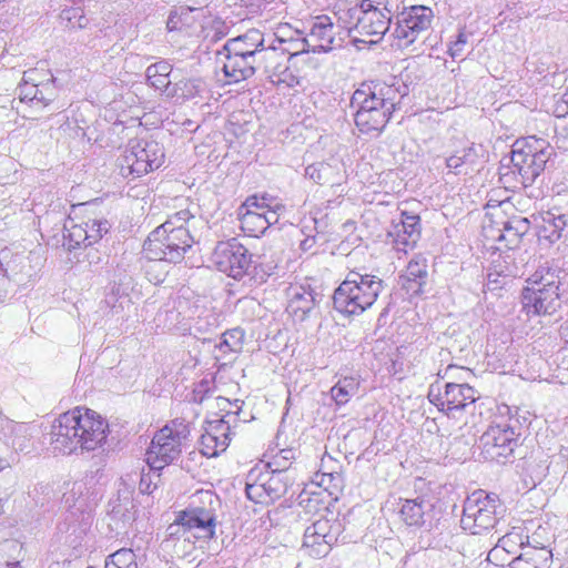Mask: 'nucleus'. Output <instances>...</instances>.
<instances>
[{"label":"nucleus","instance_id":"nucleus-1","mask_svg":"<svg viewBox=\"0 0 568 568\" xmlns=\"http://www.w3.org/2000/svg\"><path fill=\"white\" fill-rule=\"evenodd\" d=\"M407 94V85L395 79L392 83L379 80L361 83L351 99V106L356 109L357 129L364 134L379 135Z\"/></svg>","mask_w":568,"mask_h":568},{"label":"nucleus","instance_id":"nucleus-2","mask_svg":"<svg viewBox=\"0 0 568 568\" xmlns=\"http://www.w3.org/2000/svg\"><path fill=\"white\" fill-rule=\"evenodd\" d=\"M108 434L109 424L98 413L75 407L60 415L53 423L52 446L63 455L103 452Z\"/></svg>","mask_w":568,"mask_h":568},{"label":"nucleus","instance_id":"nucleus-3","mask_svg":"<svg viewBox=\"0 0 568 568\" xmlns=\"http://www.w3.org/2000/svg\"><path fill=\"white\" fill-rule=\"evenodd\" d=\"M555 154L550 143L534 135L517 140L513 146L510 164H501L499 180L507 189L530 186Z\"/></svg>","mask_w":568,"mask_h":568},{"label":"nucleus","instance_id":"nucleus-4","mask_svg":"<svg viewBox=\"0 0 568 568\" xmlns=\"http://www.w3.org/2000/svg\"><path fill=\"white\" fill-rule=\"evenodd\" d=\"M192 219L187 210H181L152 231L143 244L146 257L159 262H181L195 243L187 226Z\"/></svg>","mask_w":568,"mask_h":568},{"label":"nucleus","instance_id":"nucleus-5","mask_svg":"<svg viewBox=\"0 0 568 568\" xmlns=\"http://www.w3.org/2000/svg\"><path fill=\"white\" fill-rule=\"evenodd\" d=\"M383 290L379 277L351 271L334 292V307L344 315H361L373 306Z\"/></svg>","mask_w":568,"mask_h":568},{"label":"nucleus","instance_id":"nucleus-6","mask_svg":"<svg viewBox=\"0 0 568 568\" xmlns=\"http://www.w3.org/2000/svg\"><path fill=\"white\" fill-rule=\"evenodd\" d=\"M523 424L518 415L510 414L507 418L499 417L494 420L479 438L481 456L486 460L506 464L513 456L515 448L519 445Z\"/></svg>","mask_w":568,"mask_h":568},{"label":"nucleus","instance_id":"nucleus-7","mask_svg":"<svg viewBox=\"0 0 568 568\" xmlns=\"http://www.w3.org/2000/svg\"><path fill=\"white\" fill-rule=\"evenodd\" d=\"M504 514L505 507L496 494L477 490L464 503L460 525L471 535H481L491 529H495V532H501L499 525Z\"/></svg>","mask_w":568,"mask_h":568},{"label":"nucleus","instance_id":"nucleus-8","mask_svg":"<svg viewBox=\"0 0 568 568\" xmlns=\"http://www.w3.org/2000/svg\"><path fill=\"white\" fill-rule=\"evenodd\" d=\"M558 276L547 266H540L523 291V307L528 316L551 315L560 307Z\"/></svg>","mask_w":568,"mask_h":568},{"label":"nucleus","instance_id":"nucleus-9","mask_svg":"<svg viewBox=\"0 0 568 568\" xmlns=\"http://www.w3.org/2000/svg\"><path fill=\"white\" fill-rule=\"evenodd\" d=\"M189 435V426L179 420H173L156 432L146 452L150 469L161 470L178 459Z\"/></svg>","mask_w":568,"mask_h":568},{"label":"nucleus","instance_id":"nucleus-10","mask_svg":"<svg viewBox=\"0 0 568 568\" xmlns=\"http://www.w3.org/2000/svg\"><path fill=\"white\" fill-rule=\"evenodd\" d=\"M164 161L163 148L154 140H132L120 162L121 174L139 178L159 169Z\"/></svg>","mask_w":568,"mask_h":568},{"label":"nucleus","instance_id":"nucleus-11","mask_svg":"<svg viewBox=\"0 0 568 568\" xmlns=\"http://www.w3.org/2000/svg\"><path fill=\"white\" fill-rule=\"evenodd\" d=\"M169 539L166 544L173 546L176 556L182 557L194 549V541L191 539H211L215 534V525L190 514L182 511L175 521L168 528Z\"/></svg>","mask_w":568,"mask_h":568},{"label":"nucleus","instance_id":"nucleus-12","mask_svg":"<svg viewBox=\"0 0 568 568\" xmlns=\"http://www.w3.org/2000/svg\"><path fill=\"white\" fill-rule=\"evenodd\" d=\"M292 481L288 474L284 471L251 470L245 483V493L250 500L255 504L270 505L282 498Z\"/></svg>","mask_w":568,"mask_h":568},{"label":"nucleus","instance_id":"nucleus-13","mask_svg":"<svg viewBox=\"0 0 568 568\" xmlns=\"http://www.w3.org/2000/svg\"><path fill=\"white\" fill-rule=\"evenodd\" d=\"M212 262L220 272L241 280L251 267L252 255L237 239L232 237L216 244L212 253Z\"/></svg>","mask_w":568,"mask_h":568},{"label":"nucleus","instance_id":"nucleus-14","mask_svg":"<svg viewBox=\"0 0 568 568\" xmlns=\"http://www.w3.org/2000/svg\"><path fill=\"white\" fill-rule=\"evenodd\" d=\"M347 16L349 18L348 23H353L349 30L363 37L358 41L367 43L378 42L388 31L392 22V16L387 12L382 13L376 9L354 7L348 9Z\"/></svg>","mask_w":568,"mask_h":568},{"label":"nucleus","instance_id":"nucleus-15","mask_svg":"<svg viewBox=\"0 0 568 568\" xmlns=\"http://www.w3.org/2000/svg\"><path fill=\"white\" fill-rule=\"evenodd\" d=\"M339 534L341 524L337 520L320 518L305 529L302 549L313 558L325 557L337 541Z\"/></svg>","mask_w":568,"mask_h":568},{"label":"nucleus","instance_id":"nucleus-16","mask_svg":"<svg viewBox=\"0 0 568 568\" xmlns=\"http://www.w3.org/2000/svg\"><path fill=\"white\" fill-rule=\"evenodd\" d=\"M428 399L447 415L465 409L476 402V390L468 384L446 383L444 392L438 383L432 384Z\"/></svg>","mask_w":568,"mask_h":568},{"label":"nucleus","instance_id":"nucleus-17","mask_svg":"<svg viewBox=\"0 0 568 568\" xmlns=\"http://www.w3.org/2000/svg\"><path fill=\"white\" fill-rule=\"evenodd\" d=\"M433 19L434 13L429 7L412 6L405 8L397 16L394 36L407 47L414 43L419 34L430 28Z\"/></svg>","mask_w":568,"mask_h":568},{"label":"nucleus","instance_id":"nucleus-18","mask_svg":"<svg viewBox=\"0 0 568 568\" xmlns=\"http://www.w3.org/2000/svg\"><path fill=\"white\" fill-rule=\"evenodd\" d=\"M233 414L222 415L220 418L209 420L204 434L201 436V453L207 457H215L225 452L231 442Z\"/></svg>","mask_w":568,"mask_h":568},{"label":"nucleus","instance_id":"nucleus-19","mask_svg":"<svg viewBox=\"0 0 568 568\" xmlns=\"http://www.w3.org/2000/svg\"><path fill=\"white\" fill-rule=\"evenodd\" d=\"M396 251L407 253L420 239V219L406 211L400 212L398 220H393L387 232Z\"/></svg>","mask_w":568,"mask_h":568},{"label":"nucleus","instance_id":"nucleus-20","mask_svg":"<svg viewBox=\"0 0 568 568\" xmlns=\"http://www.w3.org/2000/svg\"><path fill=\"white\" fill-rule=\"evenodd\" d=\"M529 230V221L526 217L515 216L503 222V227H495L491 224L484 226L487 239L505 242V247L513 250L519 243L521 237Z\"/></svg>","mask_w":568,"mask_h":568},{"label":"nucleus","instance_id":"nucleus-21","mask_svg":"<svg viewBox=\"0 0 568 568\" xmlns=\"http://www.w3.org/2000/svg\"><path fill=\"white\" fill-rule=\"evenodd\" d=\"M308 33L306 36L312 52H329L336 37V28L328 16L322 14L312 18L308 22Z\"/></svg>","mask_w":568,"mask_h":568},{"label":"nucleus","instance_id":"nucleus-22","mask_svg":"<svg viewBox=\"0 0 568 568\" xmlns=\"http://www.w3.org/2000/svg\"><path fill=\"white\" fill-rule=\"evenodd\" d=\"M479 151H481V146L470 144L447 156L445 159V164L448 170V174L470 175L479 171V166L483 163Z\"/></svg>","mask_w":568,"mask_h":568},{"label":"nucleus","instance_id":"nucleus-23","mask_svg":"<svg viewBox=\"0 0 568 568\" xmlns=\"http://www.w3.org/2000/svg\"><path fill=\"white\" fill-rule=\"evenodd\" d=\"M568 230V213L559 210H549L540 213L537 223V235L539 241L552 244L560 240L562 232Z\"/></svg>","mask_w":568,"mask_h":568},{"label":"nucleus","instance_id":"nucleus-24","mask_svg":"<svg viewBox=\"0 0 568 568\" xmlns=\"http://www.w3.org/2000/svg\"><path fill=\"white\" fill-rule=\"evenodd\" d=\"M428 265L426 257L415 255L407 264L405 272L400 275V285L407 293L418 295L428 278Z\"/></svg>","mask_w":568,"mask_h":568},{"label":"nucleus","instance_id":"nucleus-25","mask_svg":"<svg viewBox=\"0 0 568 568\" xmlns=\"http://www.w3.org/2000/svg\"><path fill=\"white\" fill-rule=\"evenodd\" d=\"M256 55L225 52L223 72L229 82L236 83L252 77L255 72Z\"/></svg>","mask_w":568,"mask_h":568},{"label":"nucleus","instance_id":"nucleus-26","mask_svg":"<svg viewBox=\"0 0 568 568\" xmlns=\"http://www.w3.org/2000/svg\"><path fill=\"white\" fill-rule=\"evenodd\" d=\"M171 73L172 65L165 60L158 61L146 69L148 83L168 99L178 95V87L170 79Z\"/></svg>","mask_w":568,"mask_h":568},{"label":"nucleus","instance_id":"nucleus-27","mask_svg":"<svg viewBox=\"0 0 568 568\" xmlns=\"http://www.w3.org/2000/svg\"><path fill=\"white\" fill-rule=\"evenodd\" d=\"M433 503L422 496L414 499H405L402 503L399 515L407 526L420 527L425 525L433 511Z\"/></svg>","mask_w":568,"mask_h":568},{"label":"nucleus","instance_id":"nucleus-28","mask_svg":"<svg viewBox=\"0 0 568 568\" xmlns=\"http://www.w3.org/2000/svg\"><path fill=\"white\" fill-rule=\"evenodd\" d=\"M305 176L317 184L338 185L344 180L343 164L335 160L332 163L317 162L305 169Z\"/></svg>","mask_w":568,"mask_h":568},{"label":"nucleus","instance_id":"nucleus-29","mask_svg":"<svg viewBox=\"0 0 568 568\" xmlns=\"http://www.w3.org/2000/svg\"><path fill=\"white\" fill-rule=\"evenodd\" d=\"M264 37L257 29H251L242 36L230 39L223 47L224 52L242 54H260L264 51Z\"/></svg>","mask_w":568,"mask_h":568},{"label":"nucleus","instance_id":"nucleus-30","mask_svg":"<svg viewBox=\"0 0 568 568\" xmlns=\"http://www.w3.org/2000/svg\"><path fill=\"white\" fill-rule=\"evenodd\" d=\"M217 504L219 498L213 491L199 490L192 496L191 503L185 510L207 521V524L216 526L215 507Z\"/></svg>","mask_w":568,"mask_h":568},{"label":"nucleus","instance_id":"nucleus-31","mask_svg":"<svg viewBox=\"0 0 568 568\" xmlns=\"http://www.w3.org/2000/svg\"><path fill=\"white\" fill-rule=\"evenodd\" d=\"M315 306L312 292L302 286L290 290V301L286 311L295 321L303 322Z\"/></svg>","mask_w":568,"mask_h":568},{"label":"nucleus","instance_id":"nucleus-32","mask_svg":"<svg viewBox=\"0 0 568 568\" xmlns=\"http://www.w3.org/2000/svg\"><path fill=\"white\" fill-rule=\"evenodd\" d=\"M62 503L69 510L84 513L89 509L87 484L81 480L72 483L71 487L63 493Z\"/></svg>","mask_w":568,"mask_h":568},{"label":"nucleus","instance_id":"nucleus-33","mask_svg":"<svg viewBox=\"0 0 568 568\" xmlns=\"http://www.w3.org/2000/svg\"><path fill=\"white\" fill-rule=\"evenodd\" d=\"M325 490H317L307 485L298 495V504L304 507L307 513H318L326 509L327 498Z\"/></svg>","mask_w":568,"mask_h":568},{"label":"nucleus","instance_id":"nucleus-34","mask_svg":"<svg viewBox=\"0 0 568 568\" xmlns=\"http://www.w3.org/2000/svg\"><path fill=\"white\" fill-rule=\"evenodd\" d=\"M244 332L241 328H233L222 334L220 343L215 346L222 355L240 353L244 343Z\"/></svg>","mask_w":568,"mask_h":568},{"label":"nucleus","instance_id":"nucleus-35","mask_svg":"<svg viewBox=\"0 0 568 568\" xmlns=\"http://www.w3.org/2000/svg\"><path fill=\"white\" fill-rule=\"evenodd\" d=\"M31 255H16L8 263V270L11 272L16 281L23 282L32 278L37 273L34 267L31 265Z\"/></svg>","mask_w":568,"mask_h":568},{"label":"nucleus","instance_id":"nucleus-36","mask_svg":"<svg viewBox=\"0 0 568 568\" xmlns=\"http://www.w3.org/2000/svg\"><path fill=\"white\" fill-rule=\"evenodd\" d=\"M357 389L358 383L354 377H344L331 388V395L337 405H344L357 393Z\"/></svg>","mask_w":568,"mask_h":568},{"label":"nucleus","instance_id":"nucleus-37","mask_svg":"<svg viewBox=\"0 0 568 568\" xmlns=\"http://www.w3.org/2000/svg\"><path fill=\"white\" fill-rule=\"evenodd\" d=\"M59 20L64 28L70 30L84 29L89 24V18L79 7L64 8L59 14Z\"/></svg>","mask_w":568,"mask_h":568},{"label":"nucleus","instance_id":"nucleus-38","mask_svg":"<svg viewBox=\"0 0 568 568\" xmlns=\"http://www.w3.org/2000/svg\"><path fill=\"white\" fill-rule=\"evenodd\" d=\"M342 477L338 473H323L317 471L310 486L317 490H325V494L333 495V489H337L341 486Z\"/></svg>","mask_w":568,"mask_h":568},{"label":"nucleus","instance_id":"nucleus-39","mask_svg":"<svg viewBox=\"0 0 568 568\" xmlns=\"http://www.w3.org/2000/svg\"><path fill=\"white\" fill-rule=\"evenodd\" d=\"M551 559V551L541 548L536 557L524 558L521 556L515 558L509 568H548Z\"/></svg>","mask_w":568,"mask_h":568},{"label":"nucleus","instance_id":"nucleus-40","mask_svg":"<svg viewBox=\"0 0 568 568\" xmlns=\"http://www.w3.org/2000/svg\"><path fill=\"white\" fill-rule=\"evenodd\" d=\"M104 568H138L136 556L132 549H119L106 558Z\"/></svg>","mask_w":568,"mask_h":568},{"label":"nucleus","instance_id":"nucleus-41","mask_svg":"<svg viewBox=\"0 0 568 568\" xmlns=\"http://www.w3.org/2000/svg\"><path fill=\"white\" fill-rule=\"evenodd\" d=\"M491 268L506 282L507 280L519 276L520 271L515 264L513 255L508 253L504 256L499 255L498 260L493 262Z\"/></svg>","mask_w":568,"mask_h":568},{"label":"nucleus","instance_id":"nucleus-42","mask_svg":"<svg viewBox=\"0 0 568 568\" xmlns=\"http://www.w3.org/2000/svg\"><path fill=\"white\" fill-rule=\"evenodd\" d=\"M175 85L178 87L176 97H181L183 99H192L200 95L206 89L205 82L200 78L181 80L175 82Z\"/></svg>","mask_w":568,"mask_h":568},{"label":"nucleus","instance_id":"nucleus-43","mask_svg":"<svg viewBox=\"0 0 568 568\" xmlns=\"http://www.w3.org/2000/svg\"><path fill=\"white\" fill-rule=\"evenodd\" d=\"M85 231H88V243L90 245L97 243L104 234L109 232L110 224L106 220H90L84 222Z\"/></svg>","mask_w":568,"mask_h":568},{"label":"nucleus","instance_id":"nucleus-44","mask_svg":"<svg viewBox=\"0 0 568 568\" xmlns=\"http://www.w3.org/2000/svg\"><path fill=\"white\" fill-rule=\"evenodd\" d=\"M64 229L67 231L64 237L69 240L71 247L75 248L81 244L84 246L90 245L88 243V231H85L84 224H73L70 227L65 226Z\"/></svg>","mask_w":568,"mask_h":568},{"label":"nucleus","instance_id":"nucleus-45","mask_svg":"<svg viewBox=\"0 0 568 568\" xmlns=\"http://www.w3.org/2000/svg\"><path fill=\"white\" fill-rule=\"evenodd\" d=\"M242 223L252 232L263 233L264 231L267 230V224L264 221L262 212H257L254 210H250V212H245L243 214Z\"/></svg>","mask_w":568,"mask_h":568},{"label":"nucleus","instance_id":"nucleus-46","mask_svg":"<svg viewBox=\"0 0 568 568\" xmlns=\"http://www.w3.org/2000/svg\"><path fill=\"white\" fill-rule=\"evenodd\" d=\"M294 458V452L292 449H282L278 454L273 457V460L267 464V467L273 471H284L291 466V460Z\"/></svg>","mask_w":568,"mask_h":568},{"label":"nucleus","instance_id":"nucleus-47","mask_svg":"<svg viewBox=\"0 0 568 568\" xmlns=\"http://www.w3.org/2000/svg\"><path fill=\"white\" fill-rule=\"evenodd\" d=\"M38 104H42L43 106L48 105L50 102H52L58 93L57 87H55V78H51L44 83L39 85L38 88Z\"/></svg>","mask_w":568,"mask_h":568},{"label":"nucleus","instance_id":"nucleus-48","mask_svg":"<svg viewBox=\"0 0 568 568\" xmlns=\"http://www.w3.org/2000/svg\"><path fill=\"white\" fill-rule=\"evenodd\" d=\"M358 7L371 10L376 9L382 11V13L387 12L389 16H393L395 10L398 8L393 0H363Z\"/></svg>","mask_w":568,"mask_h":568},{"label":"nucleus","instance_id":"nucleus-49","mask_svg":"<svg viewBox=\"0 0 568 568\" xmlns=\"http://www.w3.org/2000/svg\"><path fill=\"white\" fill-rule=\"evenodd\" d=\"M302 34H303L302 31H300L298 29H294L288 23H280L276 27L275 32H274L276 40L280 43H286V44L288 42L293 41L294 39H296V37H300Z\"/></svg>","mask_w":568,"mask_h":568},{"label":"nucleus","instance_id":"nucleus-50","mask_svg":"<svg viewBox=\"0 0 568 568\" xmlns=\"http://www.w3.org/2000/svg\"><path fill=\"white\" fill-rule=\"evenodd\" d=\"M517 545H523L520 534L517 531H509L498 537L496 548H503L507 552H514V547Z\"/></svg>","mask_w":568,"mask_h":568},{"label":"nucleus","instance_id":"nucleus-51","mask_svg":"<svg viewBox=\"0 0 568 568\" xmlns=\"http://www.w3.org/2000/svg\"><path fill=\"white\" fill-rule=\"evenodd\" d=\"M283 51L287 52L290 55H297L304 52L312 51V47L306 38L302 36L296 37L293 41L287 43V47L283 48Z\"/></svg>","mask_w":568,"mask_h":568},{"label":"nucleus","instance_id":"nucleus-52","mask_svg":"<svg viewBox=\"0 0 568 568\" xmlns=\"http://www.w3.org/2000/svg\"><path fill=\"white\" fill-rule=\"evenodd\" d=\"M53 75L50 73L49 70L45 69H30L28 71H24L23 73V80H28L30 83L37 84V88L49 79H51Z\"/></svg>","mask_w":568,"mask_h":568},{"label":"nucleus","instance_id":"nucleus-53","mask_svg":"<svg viewBox=\"0 0 568 568\" xmlns=\"http://www.w3.org/2000/svg\"><path fill=\"white\" fill-rule=\"evenodd\" d=\"M19 97L21 101H29L33 104H38V89L37 84L30 83L28 80H23L19 84Z\"/></svg>","mask_w":568,"mask_h":568},{"label":"nucleus","instance_id":"nucleus-54","mask_svg":"<svg viewBox=\"0 0 568 568\" xmlns=\"http://www.w3.org/2000/svg\"><path fill=\"white\" fill-rule=\"evenodd\" d=\"M271 201L272 197L268 195H263L261 197L252 195L245 200L243 206L246 207V212H250V210L262 212L266 207H271Z\"/></svg>","mask_w":568,"mask_h":568},{"label":"nucleus","instance_id":"nucleus-55","mask_svg":"<svg viewBox=\"0 0 568 568\" xmlns=\"http://www.w3.org/2000/svg\"><path fill=\"white\" fill-rule=\"evenodd\" d=\"M6 425V427L10 430V434L11 436H14L16 438L12 439V446L13 447H17L22 449V446H23V439H24V436H19L20 434L24 433L26 430V425L24 424H19V423H14L12 420H9V419H4L2 420Z\"/></svg>","mask_w":568,"mask_h":568},{"label":"nucleus","instance_id":"nucleus-56","mask_svg":"<svg viewBox=\"0 0 568 568\" xmlns=\"http://www.w3.org/2000/svg\"><path fill=\"white\" fill-rule=\"evenodd\" d=\"M468 43V34L465 31H459L455 41L450 42L448 47V54L455 59L460 57Z\"/></svg>","mask_w":568,"mask_h":568},{"label":"nucleus","instance_id":"nucleus-57","mask_svg":"<svg viewBox=\"0 0 568 568\" xmlns=\"http://www.w3.org/2000/svg\"><path fill=\"white\" fill-rule=\"evenodd\" d=\"M217 325V317L214 314H209L205 317L199 316L194 323V328L197 332H209Z\"/></svg>","mask_w":568,"mask_h":568},{"label":"nucleus","instance_id":"nucleus-58","mask_svg":"<svg viewBox=\"0 0 568 568\" xmlns=\"http://www.w3.org/2000/svg\"><path fill=\"white\" fill-rule=\"evenodd\" d=\"M209 383L202 382L193 389L190 400L196 404H202L205 399L209 398Z\"/></svg>","mask_w":568,"mask_h":568},{"label":"nucleus","instance_id":"nucleus-59","mask_svg":"<svg viewBox=\"0 0 568 568\" xmlns=\"http://www.w3.org/2000/svg\"><path fill=\"white\" fill-rule=\"evenodd\" d=\"M156 483L153 484L151 475L150 474H142L139 489L142 494H152L153 490L156 488Z\"/></svg>","mask_w":568,"mask_h":568},{"label":"nucleus","instance_id":"nucleus-60","mask_svg":"<svg viewBox=\"0 0 568 568\" xmlns=\"http://www.w3.org/2000/svg\"><path fill=\"white\" fill-rule=\"evenodd\" d=\"M506 281L498 276L497 273L490 267L487 274V286L489 290H496L497 287L505 285Z\"/></svg>","mask_w":568,"mask_h":568},{"label":"nucleus","instance_id":"nucleus-61","mask_svg":"<svg viewBox=\"0 0 568 568\" xmlns=\"http://www.w3.org/2000/svg\"><path fill=\"white\" fill-rule=\"evenodd\" d=\"M181 17L176 12H171L166 20V29L168 31H176L181 28Z\"/></svg>","mask_w":568,"mask_h":568},{"label":"nucleus","instance_id":"nucleus-62","mask_svg":"<svg viewBox=\"0 0 568 568\" xmlns=\"http://www.w3.org/2000/svg\"><path fill=\"white\" fill-rule=\"evenodd\" d=\"M262 215L264 217L265 223L267 224V229L278 222L280 216H277L271 209H265L262 211Z\"/></svg>","mask_w":568,"mask_h":568},{"label":"nucleus","instance_id":"nucleus-63","mask_svg":"<svg viewBox=\"0 0 568 568\" xmlns=\"http://www.w3.org/2000/svg\"><path fill=\"white\" fill-rule=\"evenodd\" d=\"M216 400V405L217 407L221 409V410H226L229 406H235L237 409H240V405H239V400H235L234 403H231L227 398L225 397H216L215 398Z\"/></svg>","mask_w":568,"mask_h":568},{"label":"nucleus","instance_id":"nucleus-64","mask_svg":"<svg viewBox=\"0 0 568 568\" xmlns=\"http://www.w3.org/2000/svg\"><path fill=\"white\" fill-rule=\"evenodd\" d=\"M277 216H281L285 212V205L280 202H274L272 197L271 207H270Z\"/></svg>","mask_w":568,"mask_h":568}]
</instances>
